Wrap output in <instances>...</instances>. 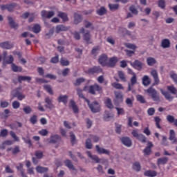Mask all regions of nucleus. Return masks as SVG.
<instances>
[{"mask_svg": "<svg viewBox=\"0 0 177 177\" xmlns=\"http://www.w3.org/2000/svg\"><path fill=\"white\" fill-rule=\"evenodd\" d=\"M88 93H91V95H96V91L98 93H103V88L97 84H94L93 85H91L89 86H84L83 88V91H86V89H88Z\"/></svg>", "mask_w": 177, "mask_h": 177, "instance_id": "nucleus-1", "label": "nucleus"}, {"mask_svg": "<svg viewBox=\"0 0 177 177\" xmlns=\"http://www.w3.org/2000/svg\"><path fill=\"white\" fill-rule=\"evenodd\" d=\"M145 92L149 94V96L152 99L153 102H156V103H160V102H161L160 94H158V92L157 90H156V88L151 86L148 89L145 90Z\"/></svg>", "mask_w": 177, "mask_h": 177, "instance_id": "nucleus-2", "label": "nucleus"}, {"mask_svg": "<svg viewBox=\"0 0 177 177\" xmlns=\"http://www.w3.org/2000/svg\"><path fill=\"white\" fill-rule=\"evenodd\" d=\"M115 98L113 99V104L118 107L122 102H124V94L122 92L114 91Z\"/></svg>", "mask_w": 177, "mask_h": 177, "instance_id": "nucleus-3", "label": "nucleus"}, {"mask_svg": "<svg viewBox=\"0 0 177 177\" xmlns=\"http://www.w3.org/2000/svg\"><path fill=\"white\" fill-rule=\"evenodd\" d=\"M86 103L92 113H99L100 111V105L98 102H93L91 103L89 100H86Z\"/></svg>", "mask_w": 177, "mask_h": 177, "instance_id": "nucleus-4", "label": "nucleus"}, {"mask_svg": "<svg viewBox=\"0 0 177 177\" xmlns=\"http://www.w3.org/2000/svg\"><path fill=\"white\" fill-rule=\"evenodd\" d=\"M80 34H83V38L86 44H92L91 42V32L89 30H86L85 32V28H82L80 29Z\"/></svg>", "mask_w": 177, "mask_h": 177, "instance_id": "nucleus-5", "label": "nucleus"}, {"mask_svg": "<svg viewBox=\"0 0 177 177\" xmlns=\"http://www.w3.org/2000/svg\"><path fill=\"white\" fill-rule=\"evenodd\" d=\"M109 62V57L106 54H102L98 58V63L102 67L107 66V62Z\"/></svg>", "mask_w": 177, "mask_h": 177, "instance_id": "nucleus-6", "label": "nucleus"}, {"mask_svg": "<svg viewBox=\"0 0 177 177\" xmlns=\"http://www.w3.org/2000/svg\"><path fill=\"white\" fill-rule=\"evenodd\" d=\"M153 142L147 141V147L143 149L144 156H150L151 154V148L153 147Z\"/></svg>", "mask_w": 177, "mask_h": 177, "instance_id": "nucleus-7", "label": "nucleus"}, {"mask_svg": "<svg viewBox=\"0 0 177 177\" xmlns=\"http://www.w3.org/2000/svg\"><path fill=\"white\" fill-rule=\"evenodd\" d=\"M103 71L100 66H93L88 70V73L93 75V74H99Z\"/></svg>", "mask_w": 177, "mask_h": 177, "instance_id": "nucleus-8", "label": "nucleus"}, {"mask_svg": "<svg viewBox=\"0 0 177 177\" xmlns=\"http://www.w3.org/2000/svg\"><path fill=\"white\" fill-rule=\"evenodd\" d=\"M0 48L2 49H12L15 48V44L9 41H6L0 43Z\"/></svg>", "mask_w": 177, "mask_h": 177, "instance_id": "nucleus-9", "label": "nucleus"}, {"mask_svg": "<svg viewBox=\"0 0 177 177\" xmlns=\"http://www.w3.org/2000/svg\"><path fill=\"white\" fill-rule=\"evenodd\" d=\"M73 19V24H75V26L80 24V23H82L83 20L82 15L78 12H74Z\"/></svg>", "mask_w": 177, "mask_h": 177, "instance_id": "nucleus-10", "label": "nucleus"}, {"mask_svg": "<svg viewBox=\"0 0 177 177\" xmlns=\"http://www.w3.org/2000/svg\"><path fill=\"white\" fill-rule=\"evenodd\" d=\"M41 16L43 19H50L51 17H53V16H55V12L54 11L48 12L44 10L41 12Z\"/></svg>", "mask_w": 177, "mask_h": 177, "instance_id": "nucleus-11", "label": "nucleus"}, {"mask_svg": "<svg viewBox=\"0 0 177 177\" xmlns=\"http://www.w3.org/2000/svg\"><path fill=\"white\" fill-rule=\"evenodd\" d=\"M95 150L97 154H106L110 156V150L100 147V145H95Z\"/></svg>", "mask_w": 177, "mask_h": 177, "instance_id": "nucleus-12", "label": "nucleus"}, {"mask_svg": "<svg viewBox=\"0 0 177 177\" xmlns=\"http://www.w3.org/2000/svg\"><path fill=\"white\" fill-rule=\"evenodd\" d=\"M130 65L137 70H142L143 68V63L138 59H136L133 62H130Z\"/></svg>", "mask_w": 177, "mask_h": 177, "instance_id": "nucleus-13", "label": "nucleus"}, {"mask_svg": "<svg viewBox=\"0 0 177 177\" xmlns=\"http://www.w3.org/2000/svg\"><path fill=\"white\" fill-rule=\"evenodd\" d=\"M45 103H46V104L45 105V107L46 109H49V110L55 109V105L53 104V100H52V98L46 97L45 98Z\"/></svg>", "mask_w": 177, "mask_h": 177, "instance_id": "nucleus-14", "label": "nucleus"}, {"mask_svg": "<svg viewBox=\"0 0 177 177\" xmlns=\"http://www.w3.org/2000/svg\"><path fill=\"white\" fill-rule=\"evenodd\" d=\"M151 75L153 77L154 80V85H158L160 84V79L158 78V73L157 70L153 69L151 71Z\"/></svg>", "mask_w": 177, "mask_h": 177, "instance_id": "nucleus-15", "label": "nucleus"}, {"mask_svg": "<svg viewBox=\"0 0 177 177\" xmlns=\"http://www.w3.org/2000/svg\"><path fill=\"white\" fill-rule=\"evenodd\" d=\"M62 142V137L57 134L52 136L50 138L49 143L56 145V143H60Z\"/></svg>", "mask_w": 177, "mask_h": 177, "instance_id": "nucleus-16", "label": "nucleus"}, {"mask_svg": "<svg viewBox=\"0 0 177 177\" xmlns=\"http://www.w3.org/2000/svg\"><path fill=\"white\" fill-rule=\"evenodd\" d=\"M120 140L122 145L127 146V147H131L132 146V140L129 137H122L120 138Z\"/></svg>", "mask_w": 177, "mask_h": 177, "instance_id": "nucleus-17", "label": "nucleus"}, {"mask_svg": "<svg viewBox=\"0 0 177 177\" xmlns=\"http://www.w3.org/2000/svg\"><path fill=\"white\" fill-rule=\"evenodd\" d=\"M117 62H118V58H117V57H111L106 64V67H115Z\"/></svg>", "mask_w": 177, "mask_h": 177, "instance_id": "nucleus-18", "label": "nucleus"}, {"mask_svg": "<svg viewBox=\"0 0 177 177\" xmlns=\"http://www.w3.org/2000/svg\"><path fill=\"white\" fill-rule=\"evenodd\" d=\"M169 140H171V143L173 144L177 143L176 134L175 133V131L174 129H171L169 131Z\"/></svg>", "mask_w": 177, "mask_h": 177, "instance_id": "nucleus-19", "label": "nucleus"}, {"mask_svg": "<svg viewBox=\"0 0 177 177\" xmlns=\"http://www.w3.org/2000/svg\"><path fill=\"white\" fill-rule=\"evenodd\" d=\"M8 24L10 25L11 28H15V30H17V28H19V24L15 22L13 17H8Z\"/></svg>", "mask_w": 177, "mask_h": 177, "instance_id": "nucleus-20", "label": "nucleus"}, {"mask_svg": "<svg viewBox=\"0 0 177 177\" xmlns=\"http://www.w3.org/2000/svg\"><path fill=\"white\" fill-rule=\"evenodd\" d=\"M160 92L162 95L165 96V99H167V100H169V102H172V100H174V96H172L171 93H169V92L164 91L162 88H160Z\"/></svg>", "mask_w": 177, "mask_h": 177, "instance_id": "nucleus-21", "label": "nucleus"}, {"mask_svg": "<svg viewBox=\"0 0 177 177\" xmlns=\"http://www.w3.org/2000/svg\"><path fill=\"white\" fill-rule=\"evenodd\" d=\"M77 95L80 99H83L86 102V100H89L85 97V95H84V90L82 88L78 87L76 88Z\"/></svg>", "mask_w": 177, "mask_h": 177, "instance_id": "nucleus-22", "label": "nucleus"}, {"mask_svg": "<svg viewBox=\"0 0 177 177\" xmlns=\"http://www.w3.org/2000/svg\"><path fill=\"white\" fill-rule=\"evenodd\" d=\"M166 120L169 122V124H174V125L177 127V119H175V116L167 115Z\"/></svg>", "mask_w": 177, "mask_h": 177, "instance_id": "nucleus-23", "label": "nucleus"}, {"mask_svg": "<svg viewBox=\"0 0 177 177\" xmlns=\"http://www.w3.org/2000/svg\"><path fill=\"white\" fill-rule=\"evenodd\" d=\"M161 47L163 49H167V48L171 47V41L168 39H164L161 41Z\"/></svg>", "mask_w": 177, "mask_h": 177, "instance_id": "nucleus-24", "label": "nucleus"}, {"mask_svg": "<svg viewBox=\"0 0 177 177\" xmlns=\"http://www.w3.org/2000/svg\"><path fill=\"white\" fill-rule=\"evenodd\" d=\"M68 100V96L67 95H59L57 98L58 103H64V104H67Z\"/></svg>", "mask_w": 177, "mask_h": 177, "instance_id": "nucleus-25", "label": "nucleus"}, {"mask_svg": "<svg viewBox=\"0 0 177 177\" xmlns=\"http://www.w3.org/2000/svg\"><path fill=\"white\" fill-rule=\"evenodd\" d=\"M64 162L66 167H67V168H68V169H72V171H75V167L74 166V165H73V162H71V160L67 159V160H64Z\"/></svg>", "mask_w": 177, "mask_h": 177, "instance_id": "nucleus-26", "label": "nucleus"}, {"mask_svg": "<svg viewBox=\"0 0 177 177\" xmlns=\"http://www.w3.org/2000/svg\"><path fill=\"white\" fill-rule=\"evenodd\" d=\"M168 162V158L167 157H163V158H160L157 160V165L160 167V165H165Z\"/></svg>", "mask_w": 177, "mask_h": 177, "instance_id": "nucleus-27", "label": "nucleus"}, {"mask_svg": "<svg viewBox=\"0 0 177 177\" xmlns=\"http://www.w3.org/2000/svg\"><path fill=\"white\" fill-rule=\"evenodd\" d=\"M111 118H114V114L111 113L109 111H105V114L103 116L104 121H110Z\"/></svg>", "mask_w": 177, "mask_h": 177, "instance_id": "nucleus-28", "label": "nucleus"}, {"mask_svg": "<svg viewBox=\"0 0 177 177\" xmlns=\"http://www.w3.org/2000/svg\"><path fill=\"white\" fill-rule=\"evenodd\" d=\"M9 114H10V110L5 109L4 112L0 113V117L2 120H7V118L9 117Z\"/></svg>", "mask_w": 177, "mask_h": 177, "instance_id": "nucleus-29", "label": "nucleus"}, {"mask_svg": "<svg viewBox=\"0 0 177 177\" xmlns=\"http://www.w3.org/2000/svg\"><path fill=\"white\" fill-rule=\"evenodd\" d=\"M15 58H13V55H9L7 58L3 59V62L6 64H13Z\"/></svg>", "mask_w": 177, "mask_h": 177, "instance_id": "nucleus-30", "label": "nucleus"}, {"mask_svg": "<svg viewBox=\"0 0 177 177\" xmlns=\"http://www.w3.org/2000/svg\"><path fill=\"white\" fill-rule=\"evenodd\" d=\"M36 171L38 174H45V172H48V171H49V169L42 166H37L36 167Z\"/></svg>", "mask_w": 177, "mask_h": 177, "instance_id": "nucleus-31", "label": "nucleus"}, {"mask_svg": "<svg viewBox=\"0 0 177 177\" xmlns=\"http://www.w3.org/2000/svg\"><path fill=\"white\" fill-rule=\"evenodd\" d=\"M57 16L58 17H60V19H62L63 21H68V16L67 15V13L58 12Z\"/></svg>", "mask_w": 177, "mask_h": 177, "instance_id": "nucleus-32", "label": "nucleus"}, {"mask_svg": "<svg viewBox=\"0 0 177 177\" xmlns=\"http://www.w3.org/2000/svg\"><path fill=\"white\" fill-rule=\"evenodd\" d=\"M99 52H100V46H96L92 48L91 53L93 56L97 57Z\"/></svg>", "mask_w": 177, "mask_h": 177, "instance_id": "nucleus-33", "label": "nucleus"}, {"mask_svg": "<svg viewBox=\"0 0 177 177\" xmlns=\"http://www.w3.org/2000/svg\"><path fill=\"white\" fill-rule=\"evenodd\" d=\"M23 81H27L28 82H30L31 81V77L30 76H18V82L19 84H21Z\"/></svg>", "mask_w": 177, "mask_h": 177, "instance_id": "nucleus-34", "label": "nucleus"}, {"mask_svg": "<svg viewBox=\"0 0 177 177\" xmlns=\"http://www.w3.org/2000/svg\"><path fill=\"white\" fill-rule=\"evenodd\" d=\"M145 176L154 177L157 176V171L152 170H147L144 173Z\"/></svg>", "mask_w": 177, "mask_h": 177, "instance_id": "nucleus-35", "label": "nucleus"}, {"mask_svg": "<svg viewBox=\"0 0 177 177\" xmlns=\"http://www.w3.org/2000/svg\"><path fill=\"white\" fill-rule=\"evenodd\" d=\"M142 84L145 86H149V85L151 84V81L150 80V78H149V76L145 75L142 77Z\"/></svg>", "mask_w": 177, "mask_h": 177, "instance_id": "nucleus-36", "label": "nucleus"}, {"mask_svg": "<svg viewBox=\"0 0 177 177\" xmlns=\"http://www.w3.org/2000/svg\"><path fill=\"white\" fill-rule=\"evenodd\" d=\"M70 104L73 109V112L77 114V113H78L79 109H78V106H77V104H75V102L74 100H71L70 101Z\"/></svg>", "mask_w": 177, "mask_h": 177, "instance_id": "nucleus-37", "label": "nucleus"}, {"mask_svg": "<svg viewBox=\"0 0 177 177\" xmlns=\"http://www.w3.org/2000/svg\"><path fill=\"white\" fill-rule=\"evenodd\" d=\"M11 68H12V71H14V73H18V72L23 71V68H21V66H19L17 65H15V64H12Z\"/></svg>", "mask_w": 177, "mask_h": 177, "instance_id": "nucleus-38", "label": "nucleus"}, {"mask_svg": "<svg viewBox=\"0 0 177 177\" xmlns=\"http://www.w3.org/2000/svg\"><path fill=\"white\" fill-rule=\"evenodd\" d=\"M68 30V28L64 26V25H59L56 27L57 34H59V32H61V31H67Z\"/></svg>", "mask_w": 177, "mask_h": 177, "instance_id": "nucleus-39", "label": "nucleus"}, {"mask_svg": "<svg viewBox=\"0 0 177 177\" xmlns=\"http://www.w3.org/2000/svg\"><path fill=\"white\" fill-rule=\"evenodd\" d=\"M106 12L107 10H106V8L104 7H101L100 9L96 10V13L99 16H103L104 15H106Z\"/></svg>", "mask_w": 177, "mask_h": 177, "instance_id": "nucleus-40", "label": "nucleus"}, {"mask_svg": "<svg viewBox=\"0 0 177 177\" xmlns=\"http://www.w3.org/2000/svg\"><path fill=\"white\" fill-rule=\"evenodd\" d=\"M118 77L121 81L123 82H127V77L125 76V73L122 72V71H119L118 72Z\"/></svg>", "mask_w": 177, "mask_h": 177, "instance_id": "nucleus-41", "label": "nucleus"}, {"mask_svg": "<svg viewBox=\"0 0 177 177\" xmlns=\"http://www.w3.org/2000/svg\"><path fill=\"white\" fill-rule=\"evenodd\" d=\"M85 81H86V80H85V78L84 77H80L76 79L75 82L73 84V85L75 86H80V85H81V84H82L83 82H85Z\"/></svg>", "mask_w": 177, "mask_h": 177, "instance_id": "nucleus-42", "label": "nucleus"}, {"mask_svg": "<svg viewBox=\"0 0 177 177\" xmlns=\"http://www.w3.org/2000/svg\"><path fill=\"white\" fill-rule=\"evenodd\" d=\"M133 169L136 171V172H139L140 169H142V167L140 166V163L139 162H136L133 165Z\"/></svg>", "mask_w": 177, "mask_h": 177, "instance_id": "nucleus-43", "label": "nucleus"}, {"mask_svg": "<svg viewBox=\"0 0 177 177\" xmlns=\"http://www.w3.org/2000/svg\"><path fill=\"white\" fill-rule=\"evenodd\" d=\"M147 63L148 66H153L157 63V61L153 57H149L147 59Z\"/></svg>", "mask_w": 177, "mask_h": 177, "instance_id": "nucleus-44", "label": "nucleus"}, {"mask_svg": "<svg viewBox=\"0 0 177 177\" xmlns=\"http://www.w3.org/2000/svg\"><path fill=\"white\" fill-rule=\"evenodd\" d=\"M70 136H71V143L72 146H74V145H77V138L75 137V135L73 134V132H71Z\"/></svg>", "mask_w": 177, "mask_h": 177, "instance_id": "nucleus-45", "label": "nucleus"}, {"mask_svg": "<svg viewBox=\"0 0 177 177\" xmlns=\"http://www.w3.org/2000/svg\"><path fill=\"white\" fill-rule=\"evenodd\" d=\"M167 91L171 93L172 95H176L177 94V89L174 86V85L171 86H167Z\"/></svg>", "mask_w": 177, "mask_h": 177, "instance_id": "nucleus-46", "label": "nucleus"}, {"mask_svg": "<svg viewBox=\"0 0 177 177\" xmlns=\"http://www.w3.org/2000/svg\"><path fill=\"white\" fill-rule=\"evenodd\" d=\"M17 6V4L16 3H11L8 4V12H14L15 8Z\"/></svg>", "mask_w": 177, "mask_h": 177, "instance_id": "nucleus-47", "label": "nucleus"}, {"mask_svg": "<svg viewBox=\"0 0 177 177\" xmlns=\"http://www.w3.org/2000/svg\"><path fill=\"white\" fill-rule=\"evenodd\" d=\"M137 140H139V142H141V143L147 142V138L142 133H140V136L138 137Z\"/></svg>", "mask_w": 177, "mask_h": 177, "instance_id": "nucleus-48", "label": "nucleus"}, {"mask_svg": "<svg viewBox=\"0 0 177 177\" xmlns=\"http://www.w3.org/2000/svg\"><path fill=\"white\" fill-rule=\"evenodd\" d=\"M44 89L48 92L50 95H53V90H52V86L46 84L44 86Z\"/></svg>", "mask_w": 177, "mask_h": 177, "instance_id": "nucleus-49", "label": "nucleus"}, {"mask_svg": "<svg viewBox=\"0 0 177 177\" xmlns=\"http://www.w3.org/2000/svg\"><path fill=\"white\" fill-rule=\"evenodd\" d=\"M32 30L35 34H38L39 32H41V26L38 24H35L33 26Z\"/></svg>", "mask_w": 177, "mask_h": 177, "instance_id": "nucleus-50", "label": "nucleus"}, {"mask_svg": "<svg viewBox=\"0 0 177 177\" xmlns=\"http://www.w3.org/2000/svg\"><path fill=\"white\" fill-rule=\"evenodd\" d=\"M109 8L111 12H114V10H118L120 8V5L119 4H109Z\"/></svg>", "mask_w": 177, "mask_h": 177, "instance_id": "nucleus-51", "label": "nucleus"}, {"mask_svg": "<svg viewBox=\"0 0 177 177\" xmlns=\"http://www.w3.org/2000/svg\"><path fill=\"white\" fill-rule=\"evenodd\" d=\"M105 103L108 109H110L111 110H112V109H114V105H113V102H111V99L107 98Z\"/></svg>", "mask_w": 177, "mask_h": 177, "instance_id": "nucleus-52", "label": "nucleus"}, {"mask_svg": "<svg viewBox=\"0 0 177 177\" xmlns=\"http://www.w3.org/2000/svg\"><path fill=\"white\" fill-rule=\"evenodd\" d=\"M9 133V131L6 129H3L0 131V138H6Z\"/></svg>", "mask_w": 177, "mask_h": 177, "instance_id": "nucleus-53", "label": "nucleus"}, {"mask_svg": "<svg viewBox=\"0 0 177 177\" xmlns=\"http://www.w3.org/2000/svg\"><path fill=\"white\" fill-rule=\"evenodd\" d=\"M23 111L25 114H31V113H32V109L30 106H26L23 108Z\"/></svg>", "mask_w": 177, "mask_h": 177, "instance_id": "nucleus-54", "label": "nucleus"}, {"mask_svg": "<svg viewBox=\"0 0 177 177\" xmlns=\"http://www.w3.org/2000/svg\"><path fill=\"white\" fill-rule=\"evenodd\" d=\"M35 156L37 160H41V158H43L44 157V153L42 151H36Z\"/></svg>", "mask_w": 177, "mask_h": 177, "instance_id": "nucleus-55", "label": "nucleus"}, {"mask_svg": "<svg viewBox=\"0 0 177 177\" xmlns=\"http://www.w3.org/2000/svg\"><path fill=\"white\" fill-rule=\"evenodd\" d=\"M115 109L118 111V115H124V114H125V110L124 109V108H120L118 106H116Z\"/></svg>", "mask_w": 177, "mask_h": 177, "instance_id": "nucleus-56", "label": "nucleus"}, {"mask_svg": "<svg viewBox=\"0 0 177 177\" xmlns=\"http://www.w3.org/2000/svg\"><path fill=\"white\" fill-rule=\"evenodd\" d=\"M154 121L157 128H158V129H161V126L160 125V122H161V118H160L158 116H156L154 118Z\"/></svg>", "mask_w": 177, "mask_h": 177, "instance_id": "nucleus-57", "label": "nucleus"}, {"mask_svg": "<svg viewBox=\"0 0 177 177\" xmlns=\"http://www.w3.org/2000/svg\"><path fill=\"white\" fill-rule=\"evenodd\" d=\"M85 146H86V149H92L93 145H92V140H91V138H88L86 140Z\"/></svg>", "mask_w": 177, "mask_h": 177, "instance_id": "nucleus-58", "label": "nucleus"}, {"mask_svg": "<svg viewBox=\"0 0 177 177\" xmlns=\"http://www.w3.org/2000/svg\"><path fill=\"white\" fill-rule=\"evenodd\" d=\"M113 88H115V89H124V86L120 83L114 82L112 84Z\"/></svg>", "mask_w": 177, "mask_h": 177, "instance_id": "nucleus-59", "label": "nucleus"}, {"mask_svg": "<svg viewBox=\"0 0 177 177\" xmlns=\"http://www.w3.org/2000/svg\"><path fill=\"white\" fill-rule=\"evenodd\" d=\"M22 139L25 142V143L28 145L29 147H31V146H32V143L31 142V140L30 139L29 136H27L26 138L23 137Z\"/></svg>", "mask_w": 177, "mask_h": 177, "instance_id": "nucleus-60", "label": "nucleus"}, {"mask_svg": "<svg viewBox=\"0 0 177 177\" xmlns=\"http://www.w3.org/2000/svg\"><path fill=\"white\" fill-rule=\"evenodd\" d=\"M169 75L171 79L173 80L176 84H177V74L174 71H171Z\"/></svg>", "mask_w": 177, "mask_h": 177, "instance_id": "nucleus-61", "label": "nucleus"}, {"mask_svg": "<svg viewBox=\"0 0 177 177\" xmlns=\"http://www.w3.org/2000/svg\"><path fill=\"white\" fill-rule=\"evenodd\" d=\"M129 9L133 15H138V9H136V7H135V6H131Z\"/></svg>", "mask_w": 177, "mask_h": 177, "instance_id": "nucleus-62", "label": "nucleus"}, {"mask_svg": "<svg viewBox=\"0 0 177 177\" xmlns=\"http://www.w3.org/2000/svg\"><path fill=\"white\" fill-rule=\"evenodd\" d=\"M30 122L31 124L33 125L35 124L36 122H38V119L37 118V115H33L30 118Z\"/></svg>", "mask_w": 177, "mask_h": 177, "instance_id": "nucleus-63", "label": "nucleus"}, {"mask_svg": "<svg viewBox=\"0 0 177 177\" xmlns=\"http://www.w3.org/2000/svg\"><path fill=\"white\" fill-rule=\"evenodd\" d=\"M136 99L138 100V102H140V103H146V100H145V97H143V96L140 95H138L136 96Z\"/></svg>", "mask_w": 177, "mask_h": 177, "instance_id": "nucleus-64", "label": "nucleus"}]
</instances>
